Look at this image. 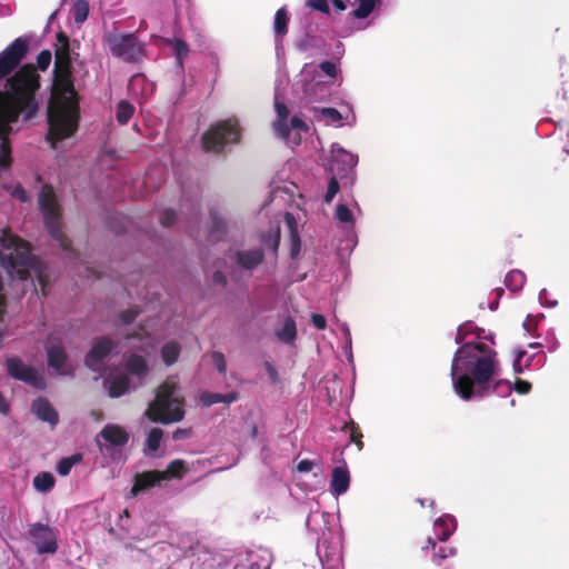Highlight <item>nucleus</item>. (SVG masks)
Here are the masks:
<instances>
[{"instance_id":"1","label":"nucleus","mask_w":569,"mask_h":569,"mask_svg":"<svg viewBox=\"0 0 569 569\" xmlns=\"http://www.w3.org/2000/svg\"><path fill=\"white\" fill-rule=\"evenodd\" d=\"M481 330L471 322L461 325L456 335L460 345L453 355L450 377L455 392L462 400L482 399L491 395L509 396L512 385L498 379L500 365L497 352L481 338Z\"/></svg>"},{"instance_id":"2","label":"nucleus","mask_w":569,"mask_h":569,"mask_svg":"<svg viewBox=\"0 0 569 569\" xmlns=\"http://www.w3.org/2000/svg\"><path fill=\"white\" fill-rule=\"evenodd\" d=\"M58 40L61 47L56 51L53 82L47 113V141L54 150L76 133L80 119L79 97L73 86L68 40L62 36H59Z\"/></svg>"},{"instance_id":"3","label":"nucleus","mask_w":569,"mask_h":569,"mask_svg":"<svg viewBox=\"0 0 569 569\" xmlns=\"http://www.w3.org/2000/svg\"><path fill=\"white\" fill-rule=\"evenodd\" d=\"M0 266L11 279L36 278L47 295L48 268L32 256L28 242L7 228L0 229Z\"/></svg>"},{"instance_id":"4","label":"nucleus","mask_w":569,"mask_h":569,"mask_svg":"<svg viewBox=\"0 0 569 569\" xmlns=\"http://www.w3.org/2000/svg\"><path fill=\"white\" fill-rule=\"evenodd\" d=\"M183 397L174 377L168 378L158 389L156 399L146 411V416L152 421L170 423L180 421L184 411Z\"/></svg>"},{"instance_id":"5","label":"nucleus","mask_w":569,"mask_h":569,"mask_svg":"<svg viewBox=\"0 0 569 569\" xmlns=\"http://www.w3.org/2000/svg\"><path fill=\"white\" fill-rule=\"evenodd\" d=\"M149 372L144 357L132 353L126 362V370L110 372L103 385L109 396L118 398L144 383Z\"/></svg>"},{"instance_id":"6","label":"nucleus","mask_w":569,"mask_h":569,"mask_svg":"<svg viewBox=\"0 0 569 569\" xmlns=\"http://www.w3.org/2000/svg\"><path fill=\"white\" fill-rule=\"evenodd\" d=\"M39 207L43 213L44 223L52 236L58 242L59 247L63 250L69 249V240L62 231V221L60 207L57 202L54 190L50 186H43L39 193Z\"/></svg>"},{"instance_id":"7","label":"nucleus","mask_w":569,"mask_h":569,"mask_svg":"<svg viewBox=\"0 0 569 569\" xmlns=\"http://www.w3.org/2000/svg\"><path fill=\"white\" fill-rule=\"evenodd\" d=\"M274 110L277 114V119L273 122L276 134L291 147L300 144L301 132L309 130L308 124L297 116L289 120L290 111L287 106L279 100L277 94L274 97Z\"/></svg>"},{"instance_id":"8","label":"nucleus","mask_w":569,"mask_h":569,"mask_svg":"<svg viewBox=\"0 0 569 569\" xmlns=\"http://www.w3.org/2000/svg\"><path fill=\"white\" fill-rule=\"evenodd\" d=\"M102 41L112 56L123 61H138L144 56L143 46L133 33H119L116 30L107 31Z\"/></svg>"},{"instance_id":"9","label":"nucleus","mask_w":569,"mask_h":569,"mask_svg":"<svg viewBox=\"0 0 569 569\" xmlns=\"http://www.w3.org/2000/svg\"><path fill=\"white\" fill-rule=\"evenodd\" d=\"M280 240L279 221L271 223L267 233L261 236L262 249L239 251L234 254L237 264L242 269H252L258 266L263 258V251L276 252Z\"/></svg>"},{"instance_id":"10","label":"nucleus","mask_w":569,"mask_h":569,"mask_svg":"<svg viewBox=\"0 0 569 569\" xmlns=\"http://www.w3.org/2000/svg\"><path fill=\"white\" fill-rule=\"evenodd\" d=\"M300 82L306 98L311 101H322L329 93L332 86H339L340 81H327L318 71L315 63H306L300 72Z\"/></svg>"},{"instance_id":"11","label":"nucleus","mask_w":569,"mask_h":569,"mask_svg":"<svg viewBox=\"0 0 569 569\" xmlns=\"http://www.w3.org/2000/svg\"><path fill=\"white\" fill-rule=\"evenodd\" d=\"M240 138V128L238 121L229 119L222 121L202 137V146L207 151H220L224 144L237 142Z\"/></svg>"},{"instance_id":"12","label":"nucleus","mask_w":569,"mask_h":569,"mask_svg":"<svg viewBox=\"0 0 569 569\" xmlns=\"http://www.w3.org/2000/svg\"><path fill=\"white\" fill-rule=\"evenodd\" d=\"M293 162H287L282 170L272 180L271 202L278 206L284 203H295V198L301 197L298 186L292 180H287V173L295 168Z\"/></svg>"},{"instance_id":"13","label":"nucleus","mask_w":569,"mask_h":569,"mask_svg":"<svg viewBox=\"0 0 569 569\" xmlns=\"http://www.w3.org/2000/svg\"><path fill=\"white\" fill-rule=\"evenodd\" d=\"M129 440L128 431L118 425H107L97 436V443L102 455H110L122 448Z\"/></svg>"},{"instance_id":"14","label":"nucleus","mask_w":569,"mask_h":569,"mask_svg":"<svg viewBox=\"0 0 569 569\" xmlns=\"http://www.w3.org/2000/svg\"><path fill=\"white\" fill-rule=\"evenodd\" d=\"M29 535L32 543L36 546L38 553H54L58 549L57 530L37 522L30 526Z\"/></svg>"},{"instance_id":"15","label":"nucleus","mask_w":569,"mask_h":569,"mask_svg":"<svg viewBox=\"0 0 569 569\" xmlns=\"http://www.w3.org/2000/svg\"><path fill=\"white\" fill-rule=\"evenodd\" d=\"M7 368L9 375L14 379L21 380L38 389H42L46 386L42 373L24 365L19 358H9L7 360Z\"/></svg>"},{"instance_id":"16","label":"nucleus","mask_w":569,"mask_h":569,"mask_svg":"<svg viewBox=\"0 0 569 569\" xmlns=\"http://www.w3.org/2000/svg\"><path fill=\"white\" fill-rule=\"evenodd\" d=\"M331 171L342 178L353 170L358 163V156L345 150L337 143L331 146Z\"/></svg>"},{"instance_id":"17","label":"nucleus","mask_w":569,"mask_h":569,"mask_svg":"<svg viewBox=\"0 0 569 569\" xmlns=\"http://www.w3.org/2000/svg\"><path fill=\"white\" fill-rule=\"evenodd\" d=\"M114 345L110 339L103 338L94 342L86 358V365L93 371H104V358L113 350Z\"/></svg>"},{"instance_id":"18","label":"nucleus","mask_w":569,"mask_h":569,"mask_svg":"<svg viewBox=\"0 0 569 569\" xmlns=\"http://www.w3.org/2000/svg\"><path fill=\"white\" fill-rule=\"evenodd\" d=\"M343 108V111H339L335 108H321L317 109L316 112L317 117L323 120L327 124L342 126V121H345L348 126H355L356 114L351 104L345 103Z\"/></svg>"},{"instance_id":"19","label":"nucleus","mask_w":569,"mask_h":569,"mask_svg":"<svg viewBox=\"0 0 569 569\" xmlns=\"http://www.w3.org/2000/svg\"><path fill=\"white\" fill-rule=\"evenodd\" d=\"M164 480H167V473L160 471H146L138 473L134 477L131 495L137 496L143 493L149 489L159 486Z\"/></svg>"},{"instance_id":"20","label":"nucleus","mask_w":569,"mask_h":569,"mask_svg":"<svg viewBox=\"0 0 569 569\" xmlns=\"http://www.w3.org/2000/svg\"><path fill=\"white\" fill-rule=\"evenodd\" d=\"M48 362L49 366L56 370L57 373L68 376L72 375L73 366L67 359L64 350L59 346H48Z\"/></svg>"},{"instance_id":"21","label":"nucleus","mask_w":569,"mask_h":569,"mask_svg":"<svg viewBox=\"0 0 569 569\" xmlns=\"http://www.w3.org/2000/svg\"><path fill=\"white\" fill-rule=\"evenodd\" d=\"M350 486V475L346 465L338 466L332 470L331 476V492L333 496L339 497L346 493Z\"/></svg>"},{"instance_id":"22","label":"nucleus","mask_w":569,"mask_h":569,"mask_svg":"<svg viewBox=\"0 0 569 569\" xmlns=\"http://www.w3.org/2000/svg\"><path fill=\"white\" fill-rule=\"evenodd\" d=\"M154 86L143 74H134L129 81L130 93L140 99H147L153 93Z\"/></svg>"},{"instance_id":"23","label":"nucleus","mask_w":569,"mask_h":569,"mask_svg":"<svg viewBox=\"0 0 569 569\" xmlns=\"http://www.w3.org/2000/svg\"><path fill=\"white\" fill-rule=\"evenodd\" d=\"M457 528L456 518L451 515H443L436 519L433 523L435 535L440 541H446Z\"/></svg>"},{"instance_id":"24","label":"nucleus","mask_w":569,"mask_h":569,"mask_svg":"<svg viewBox=\"0 0 569 569\" xmlns=\"http://www.w3.org/2000/svg\"><path fill=\"white\" fill-rule=\"evenodd\" d=\"M124 345L129 348L138 349L144 355H149L148 348L154 347L153 338H151V335L144 328H142L139 333L128 336Z\"/></svg>"},{"instance_id":"25","label":"nucleus","mask_w":569,"mask_h":569,"mask_svg":"<svg viewBox=\"0 0 569 569\" xmlns=\"http://www.w3.org/2000/svg\"><path fill=\"white\" fill-rule=\"evenodd\" d=\"M355 210L360 211L355 201L351 202V207L347 203H338L336 206L335 217L339 222L345 223L348 228H352L356 222Z\"/></svg>"},{"instance_id":"26","label":"nucleus","mask_w":569,"mask_h":569,"mask_svg":"<svg viewBox=\"0 0 569 569\" xmlns=\"http://www.w3.org/2000/svg\"><path fill=\"white\" fill-rule=\"evenodd\" d=\"M32 409L37 417L43 421L49 423H56L58 420L57 412L51 407V405L44 399H37L33 401Z\"/></svg>"},{"instance_id":"27","label":"nucleus","mask_w":569,"mask_h":569,"mask_svg":"<svg viewBox=\"0 0 569 569\" xmlns=\"http://www.w3.org/2000/svg\"><path fill=\"white\" fill-rule=\"evenodd\" d=\"M210 220L209 240L212 242L219 241L227 229L224 219L218 210H211Z\"/></svg>"},{"instance_id":"28","label":"nucleus","mask_w":569,"mask_h":569,"mask_svg":"<svg viewBox=\"0 0 569 569\" xmlns=\"http://www.w3.org/2000/svg\"><path fill=\"white\" fill-rule=\"evenodd\" d=\"M289 22V16L284 7L280 8L274 16L273 31L276 36V46L279 47L281 39L287 34V26Z\"/></svg>"},{"instance_id":"29","label":"nucleus","mask_w":569,"mask_h":569,"mask_svg":"<svg viewBox=\"0 0 569 569\" xmlns=\"http://www.w3.org/2000/svg\"><path fill=\"white\" fill-rule=\"evenodd\" d=\"M284 220H286L287 227L290 232V242H291L290 253H291V257H296L300 251V238L298 234L297 221H296L293 214H291L289 212H287L284 214Z\"/></svg>"},{"instance_id":"30","label":"nucleus","mask_w":569,"mask_h":569,"mask_svg":"<svg viewBox=\"0 0 569 569\" xmlns=\"http://www.w3.org/2000/svg\"><path fill=\"white\" fill-rule=\"evenodd\" d=\"M167 42L176 57L179 69L183 70V60L188 57L189 53V48L187 43L180 39H171Z\"/></svg>"},{"instance_id":"31","label":"nucleus","mask_w":569,"mask_h":569,"mask_svg":"<svg viewBox=\"0 0 569 569\" xmlns=\"http://www.w3.org/2000/svg\"><path fill=\"white\" fill-rule=\"evenodd\" d=\"M525 282L526 276L521 270L518 269L511 270L505 278L506 287L513 292L521 290Z\"/></svg>"},{"instance_id":"32","label":"nucleus","mask_w":569,"mask_h":569,"mask_svg":"<svg viewBox=\"0 0 569 569\" xmlns=\"http://www.w3.org/2000/svg\"><path fill=\"white\" fill-rule=\"evenodd\" d=\"M237 400V396L233 392L230 393H210L206 392L200 396V401L203 406H211L213 403L226 402L231 403Z\"/></svg>"},{"instance_id":"33","label":"nucleus","mask_w":569,"mask_h":569,"mask_svg":"<svg viewBox=\"0 0 569 569\" xmlns=\"http://www.w3.org/2000/svg\"><path fill=\"white\" fill-rule=\"evenodd\" d=\"M180 351H181V348L178 342H174V341L167 342L166 345H163V347L161 349V357H162L163 362L167 366L173 365L177 361V359L180 355Z\"/></svg>"},{"instance_id":"34","label":"nucleus","mask_w":569,"mask_h":569,"mask_svg":"<svg viewBox=\"0 0 569 569\" xmlns=\"http://www.w3.org/2000/svg\"><path fill=\"white\" fill-rule=\"evenodd\" d=\"M279 340L283 342H291L297 335L296 323L291 318H287L280 329L276 332Z\"/></svg>"},{"instance_id":"35","label":"nucleus","mask_w":569,"mask_h":569,"mask_svg":"<svg viewBox=\"0 0 569 569\" xmlns=\"http://www.w3.org/2000/svg\"><path fill=\"white\" fill-rule=\"evenodd\" d=\"M318 71L322 76V79L327 81H340L341 79H338L339 70L337 67V63L332 61H325L320 64H317Z\"/></svg>"},{"instance_id":"36","label":"nucleus","mask_w":569,"mask_h":569,"mask_svg":"<svg viewBox=\"0 0 569 569\" xmlns=\"http://www.w3.org/2000/svg\"><path fill=\"white\" fill-rule=\"evenodd\" d=\"M535 358L533 356L527 357V352L521 349H517L515 351V359H513V370L516 373L523 372L525 369L529 368L531 366V362Z\"/></svg>"},{"instance_id":"37","label":"nucleus","mask_w":569,"mask_h":569,"mask_svg":"<svg viewBox=\"0 0 569 569\" xmlns=\"http://www.w3.org/2000/svg\"><path fill=\"white\" fill-rule=\"evenodd\" d=\"M33 486L37 491L47 492L54 486V478L49 472H40L33 479Z\"/></svg>"},{"instance_id":"38","label":"nucleus","mask_w":569,"mask_h":569,"mask_svg":"<svg viewBox=\"0 0 569 569\" xmlns=\"http://www.w3.org/2000/svg\"><path fill=\"white\" fill-rule=\"evenodd\" d=\"M162 430L160 428H153L150 430L146 441V452L153 455L160 447L162 440Z\"/></svg>"},{"instance_id":"39","label":"nucleus","mask_w":569,"mask_h":569,"mask_svg":"<svg viewBox=\"0 0 569 569\" xmlns=\"http://www.w3.org/2000/svg\"><path fill=\"white\" fill-rule=\"evenodd\" d=\"M358 7L352 12V16L357 19H365L367 18L380 3V0H357Z\"/></svg>"},{"instance_id":"40","label":"nucleus","mask_w":569,"mask_h":569,"mask_svg":"<svg viewBox=\"0 0 569 569\" xmlns=\"http://www.w3.org/2000/svg\"><path fill=\"white\" fill-rule=\"evenodd\" d=\"M134 112V108L132 104L122 100L117 104L116 117L119 123L126 124Z\"/></svg>"},{"instance_id":"41","label":"nucleus","mask_w":569,"mask_h":569,"mask_svg":"<svg viewBox=\"0 0 569 569\" xmlns=\"http://www.w3.org/2000/svg\"><path fill=\"white\" fill-rule=\"evenodd\" d=\"M73 19L77 23H82L89 14V3L84 0H78L72 8Z\"/></svg>"},{"instance_id":"42","label":"nucleus","mask_w":569,"mask_h":569,"mask_svg":"<svg viewBox=\"0 0 569 569\" xmlns=\"http://www.w3.org/2000/svg\"><path fill=\"white\" fill-rule=\"evenodd\" d=\"M187 471L186 465L183 460L177 459L169 463L167 470L162 471L167 473V480L169 478H181L183 473Z\"/></svg>"},{"instance_id":"43","label":"nucleus","mask_w":569,"mask_h":569,"mask_svg":"<svg viewBox=\"0 0 569 569\" xmlns=\"http://www.w3.org/2000/svg\"><path fill=\"white\" fill-rule=\"evenodd\" d=\"M81 460L80 455H73L67 458H63L59 461L57 466V471L61 476H68L70 473L71 468L77 465Z\"/></svg>"},{"instance_id":"44","label":"nucleus","mask_w":569,"mask_h":569,"mask_svg":"<svg viewBox=\"0 0 569 569\" xmlns=\"http://www.w3.org/2000/svg\"><path fill=\"white\" fill-rule=\"evenodd\" d=\"M455 555L456 549L453 547H439L438 550L433 553L432 561L436 565H441L445 559Z\"/></svg>"},{"instance_id":"45","label":"nucleus","mask_w":569,"mask_h":569,"mask_svg":"<svg viewBox=\"0 0 569 569\" xmlns=\"http://www.w3.org/2000/svg\"><path fill=\"white\" fill-rule=\"evenodd\" d=\"M341 331L345 335L346 345L343 347L345 355L349 362H352L353 356H352V340H351V333L349 330V327L347 323H341Z\"/></svg>"},{"instance_id":"46","label":"nucleus","mask_w":569,"mask_h":569,"mask_svg":"<svg viewBox=\"0 0 569 569\" xmlns=\"http://www.w3.org/2000/svg\"><path fill=\"white\" fill-rule=\"evenodd\" d=\"M338 191H339V183L337 181V178L333 176V177H331V179L328 183V189L325 194V201L327 203H330L332 201V199L336 197V194L338 193Z\"/></svg>"},{"instance_id":"47","label":"nucleus","mask_w":569,"mask_h":569,"mask_svg":"<svg viewBox=\"0 0 569 569\" xmlns=\"http://www.w3.org/2000/svg\"><path fill=\"white\" fill-rule=\"evenodd\" d=\"M307 6L315 11L329 14L330 7L327 0H307Z\"/></svg>"},{"instance_id":"48","label":"nucleus","mask_w":569,"mask_h":569,"mask_svg":"<svg viewBox=\"0 0 569 569\" xmlns=\"http://www.w3.org/2000/svg\"><path fill=\"white\" fill-rule=\"evenodd\" d=\"M51 59H52V56H51V52L48 51V50H43L39 53L38 58H37V64H38V68L42 71L47 70L48 67L50 66L51 63Z\"/></svg>"},{"instance_id":"49","label":"nucleus","mask_w":569,"mask_h":569,"mask_svg":"<svg viewBox=\"0 0 569 569\" xmlns=\"http://www.w3.org/2000/svg\"><path fill=\"white\" fill-rule=\"evenodd\" d=\"M538 299H539V303L541 306H543V307L552 308V307H556L558 305L557 299H551L550 298V293L548 292L547 289H542L539 292Z\"/></svg>"},{"instance_id":"50","label":"nucleus","mask_w":569,"mask_h":569,"mask_svg":"<svg viewBox=\"0 0 569 569\" xmlns=\"http://www.w3.org/2000/svg\"><path fill=\"white\" fill-rule=\"evenodd\" d=\"M542 317L543 315L541 313L537 316L528 315L522 325L523 329L530 333L536 328L537 323L541 320Z\"/></svg>"},{"instance_id":"51","label":"nucleus","mask_w":569,"mask_h":569,"mask_svg":"<svg viewBox=\"0 0 569 569\" xmlns=\"http://www.w3.org/2000/svg\"><path fill=\"white\" fill-rule=\"evenodd\" d=\"M211 359H212L213 365L218 369V371L219 372H224V370H226V362H224L223 355L220 353V352H213L211 355Z\"/></svg>"},{"instance_id":"52","label":"nucleus","mask_w":569,"mask_h":569,"mask_svg":"<svg viewBox=\"0 0 569 569\" xmlns=\"http://www.w3.org/2000/svg\"><path fill=\"white\" fill-rule=\"evenodd\" d=\"M174 220L176 213L172 210H164L160 214V222L166 227L171 226L174 222Z\"/></svg>"},{"instance_id":"53","label":"nucleus","mask_w":569,"mask_h":569,"mask_svg":"<svg viewBox=\"0 0 569 569\" xmlns=\"http://www.w3.org/2000/svg\"><path fill=\"white\" fill-rule=\"evenodd\" d=\"M311 322L319 330H323L327 326L326 318L319 313L311 315Z\"/></svg>"},{"instance_id":"54","label":"nucleus","mask_w":569,"mask_h":569,"mask_svg":"<svg viewBox=\"0 0 569 569\" xmlns=\"http://www.w3.org/2000/svg\"><path fill=\"white\" fill-rule=\"evenodd\" d=\"M518 393L526 395L530 391L531 385L528 381L518 380L512 387Z\"/></svg>"},{"instance_id":"55","label":"nucleus","mask_w":569,"mask_h":569,"mask_svg":"<svg viewBox=\"0 0 569 569\" xmlns=\"http://www.w3.org/2000/svg\"><path fill=\"white\" fill-rule=\"evenodd\" d=\"M325 515L323 513H319V512H310V515L308 516L307 518V526L308 528H310L311 530H315L317 531V529L312 526L313 522H317L320 518H323Z\"/></svg>"},{"instance_id":"56","label":"nucleus","mask_w":569,"mask_h":569,"mask_svg":"<svg viewBox=\"0 0 569 569\" xmlns=\"http://www.w3.org/2000/svg\"><path fill=\"white\" fill-rule=\"evenodd\" d=\"M313 466H315V462L311 460H301L298 463L297 469L300 472H308V471L312 470Z\"/></svg>"},{"instance_id":"57","label":"nucleus","mask_w":569,"mask_h":569,"mask_svg":"<svg viewBox=\"0 0 569 569\" xmlns=\"http://www.w3.org/2000/svg\"><path fill=\"white\" fill-rule=\"evenodd\" d=\"M137 317V311H127L121 315V319L124 323L131 322Z\"/></svg>"},{"instance_id":"58","label":"nucleus","mask_w":569,"mask_h":569,"mask_svg":"<svg viewBox=\"0 0 569 569\" xmlns=\"http://www.w3.org/2000/svg\"><path fill=\"white\" fill-rule=\"evenodd\" d=\"M332 4L339 11H343L347 8L346 3L342 0H333Z\"/></svg>"},{"instance_id":"59","label":"nucleus","mask_w":569,"mask_h":569,"mask_svg":"<svg viewBox=\"0 0 569 569\" xmlns=\"http://www.w3.org/2000/svg\"><path fill=\"white\" fill-rule=\"evenodd\" d=\"M187 437V431L186 430H177L174 433H173V439L174 440H180L182 438Z\"/></svg>"},{"instance_id":"60","label":"nucleus","mask_w":569,"mask_h":569,"mask_svg":"<svg viewBox=\"0 0 569 569\" xmlns=\"http://www.w3.org/2000/svg\"><path fill=\"white\" fill-rule=\"evenodd\" d=\"M213 281L214 282H223L224 281L223 274L220 271L214 272Z\"/></svg>"},{"instance_id":"61","label":"nucleus","mask_w":569,"mask_h":569,"mask_svg":"<svg viewBox=\"0 0 569 569\" xmlns=\"http://www.w3.org/2000/svg\"><path fill=\"white\" fill-rule=\"evenodd\" d=\"M540 347H541V343H539V342L529 343V348H532V349H539Z\"/></svg>"},{"instance_id":"62","label":"nucleus","mask_w":569,"mask_h":569,"mask_svg":"<svg viewBox=\"0 0 569 569\" xmlns=\"http://www.w3.org/2000/svg\"><path fill=\"white\" fill-rule=\"evenodd\" d=\"M428 545L431 546L433 549L436 548V542L432 540V538L428 539Z\"/></svg>"},{"instance_id":"63","label":"nucleus","mask_w":569,"mask_h":569,"mask_svg":"<svg viewBox=\"0 0 569 569\" xmlns=\"http://www.w3.org/2000/svg\"><path fill=\"white\" fill-rule=\"evenodd\" d=\"M497 306H498V301H495L491 303L490 309L495 310L497 308Z\"/></svg>"},{"instance_id":"64","label":"nucleus","mask_w":569,"mask_h":569,"mask_svg":"<svg viewBox=\"0 0 569 569\" xmlns=\"http://www.w3.org/2000/svg\"><path fill=\"white\" fill-rule=\"evenodd\" d=\"M321 548H322L321 543H320V542H318L317 550H318V553H319V555L321 553Z\"/></svg>"}]
</instances>
